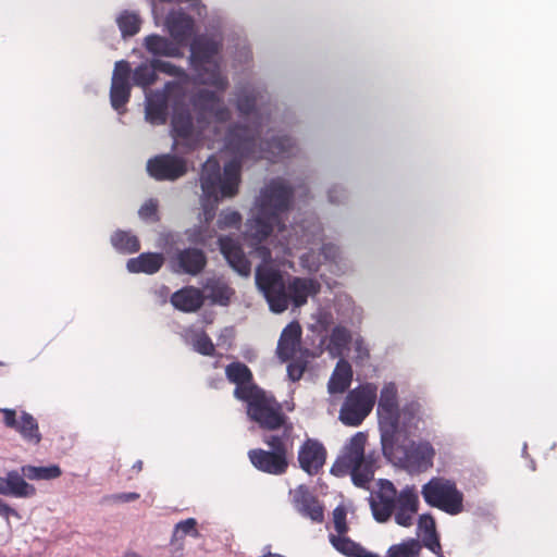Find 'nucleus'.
I'll return each instance as SVG.
<instances>
[{"mask_svg": "<svg viewBox=\"0 0 557 557\" xmlns=\"http://www.w3.org/2000/svg\"><path fill=\"white\" fill-rule=\"evenodd\" d=\"M131 97L129 84L112 83L110 90V101L113 109L119 113L124 111L125 104L128 102Z\"/></svg>", "mask_w": 557, "mask_h": 557, "instance_id": "nucleus-38", "label": "nucleus"}, {"mask_svg": "<svg viewBox=\"0 0 557 557\" xmlns=\"http://www.w3.org/2000/svg\"><path fill=\"white\" fill-rule=\"evenodd\" d=\"M139 498V494L129 492V493H120L113 494L110 496V500L114 503H129Z\"/></svg>", "mask_w": 557, "mask_h": 557, "instance_id": "nucleus-57", "label": "nucleus"}, {"mask_svg": "<svg viewBox=\"0 0 557 557\" xmlns=\"http://www.w3.org/2000/svg\"><path fill=\"white\" fill-rule=\"evenodd\" d=\"M11 515L18 517V512L0 498V516H3L8 519Z\"/></svg>", "mask_w": 557, "mask_h": 557, "instance_id": "nucleus-59", "label": "nucleus"}, {"mask_svg": "<svg viewBox=\"0 0 557 557\" xmlns=\"http://www.w3.org/2000/svg\"><path fill=\"white\" fill-rule=\"evenodd\" d=\"M330 543L332 546L341 554L346 557H354L356 552H358L361 546L359 543H356L350 537L345 535H335L330 534L329 536Z\"/></svg>", "mask_w": 557, "mask_h": 557, "instance_id": "nucleus-39", "label": "nucleus"}, {"mask_svg": "<svg viewBox=\"0 0 557 557\" xmlns=\"http://www.w3.org/2000/svg\"><path fill=\"white\" fill-rule=\"evenodd\" d=\"M171 556L172 557H183V552L185 548L184 541L178 540L176 543L171 541Z\"/></svg>", "mask_w": 557, "mask_h": 557, "instance_id": "nucleus-60", "label": "nucleus"}, {"mask_svg": "<svg viewBox=\"0 0 557 557\" xmlns=\"http://www.w3.org/2000/svg\"><path fill=\"white\" fill-rule=\"evenodd\" d=\"M177 2L188 3L190 10H193L198 16L207 14V8L201 0H176Z\"/></svg>", "mask_w": 557, "mask_h": 557, "instance_id": "nucleus-56", "label": "nucleus"}, {"mask_svg": "<svg viewBox=\"0 0 557 557\" xmlns=\"http://www.w3.org/2000/svg\"><path fill=\"white\" fill-rule=\"evenodd\" d=\"M171 125L175 138L189 139L193 136V117L185 103L174 108Z\"/></svg>", "mask_w": 557, "mask_h": 557, "instance_id": "nucleus-31", "label": "nucleus"}, {"mask_svg": "<svg viewBox=\"0 0 557 557\" xmlns=\"http://www.w3.org/2000/svg\"><path fill=\"white\" fill-rule=\"evenodd\" d=\"M187 239L191 244H205L203 227L195 226L186 231Z\"/></svg>", "mask_w": 557, "mask_h": 557, "instance_id": "nucleus-53", "label": "nucleus"}, {"mask_svg": "<svg viewBox=\"0 0 557 557\" xmlns=\"http://www.w3.org/2000/svg\"><path fill=\"white\" fill-rule=\"evenodd\" d=\"M5 493V478L0 476V494L4 495Z\"/></svg>", "mask_w": 557, "mask_h": 557, "instance_id": "nucleus-63", "label": "nucleus"}, {"mask_svg": "<svg viewBox=\"0 0 557 557\" xmlns=\"http://www.w3.org/2000/svg\"><path fill=\"white\" fill-rule=\"evenodd\" d=\"M377 398L375 383L366 382L350 389L339 410V420L348 426H358L371 413Z\"/></svg>", "mask_w": 557, "mask_h": 557, "instance_id": "nucleus-6", "label": "nucleus"}, {"mask_svg": "<svg viewBox=\"0 0 557 557\" xmlns=\"http://www.w3.org/2000/svg\"><path fill=\"white\" fill-rule=\"evenodd\" d=\"M354 557H380V556L367 550L363 546H360Z\"/></svg>", "mask_w": 557, "mask_h": 557, "instance_id": "nucleus-61", "label": "nucleus"}, {"mask_svg": "<svg viewBox=\"0 0 557 557\" xmlns=\"http://www.w3.org/2000/svg\"><path fill=\"white\" fill-rule=\"evenodd\" d=\"M164 263V257L158 252H143L136 258L128 259L126 268L131 273H157Z\"/></svg>", "mask_w": 557, "mask_h": 557, "instance_id": "nucleus-28", "label": "nucleus"}, {"mask_svg": "<svg viewBox=\"0 0 557 557\" xmlns=\"http://www.w3.org/2000/svg\"><path fill=\"white\" fill-rule=\"evenodd\" d=\"M186 535H190L193 537H198L200 535L197 530V520L195 518H188L175 524L172 534V542L176 543L178 540L184 541Z\"/></svg>", "mask_w": 557, "mask_h": 557, "instance_id": "nucleus-40", "label": "nucleus"}, {"mask_svg": "<svg viewBox=\"0 0 557 557\" xmlns=\"http://www.w3.org/2000/svg\"><path fill=\"white\" fill-rule=\"evenodd\" d=\"M294 502L297 510L304 516L310 518L313 522L321 523L324 520V507L319 499L300 486L296 490Z\"/></svg>", "mask_w": 557, "mask_h": 557, "instance_id": "nucleus-23", "label": "nucleus"}, {"mask_svg": "<svg viewBox=\"0 0 557 557\" xmlns=\"http://www.w3.org/2000/svg\"><path fill=\"white\" fill-rule=\"evenodd\" d=\"M248 458L257 470L271 475H282L288 469L287 457L280 453L255 448L248 451Z\"/></svg>", "mask_w": 557, "mask_h": 557, "instance_id": "nucleus-17", "label": "nucleus"}, {"mask_svg": "<svg viewBox=\"0 0 557 557\" xmlns=\"http://www.w3.org/2000/svg\"><path fill=\"white\" fill-rule=\"evenodd\" d=\"M147 171L157 181H175L187 172L186 161L174 154H161L150 159Z\"/></svg>", "mask_w": 557, "mask_h": 557, "instance_id": "nucleus-12", "label": "nucleus"}, {"mask_svg": "<svg viewBox=\"0 0 557 557\" xmlns=\"http://www.w3.org/2000/svg\"><path fill=\"white\" fill-rule=\"evenodd\" d=\"M421 495L429 506L450 516L463 511V494L453 480L444 476H433L422 485Z\"/></svg>", "mask_w": 557, "mask_h": 557, "instance_id": "nucleus-5", "label": "nucleus"}, {"mask_svg": "<svg viewBox=\"0 0 557 557\" xmlns=\"http://www.w3.org/2000/svg\"><path fill=\"white\" fill-rule=\"evenodd\" d=\"M203 288L207 292L205 297L220 306H227L235 294L234 289L222 278H209Z\"/></svg>", "mask_w": 557, "mask_h": 557, "instance_id": "nucleus-32", "label": "nucleus"}, {"mask_svg": "<svg viewBox=\"0 0 557 557\" xmlns=\"http://www.w3.org/2000/svg\"><path fill=\"white\" fill-rule=\"evenodd\" d=\"M242 223V215L235 210H223L218 219V226L221 230L238 227Z\"/></svg>", "mask_w": 557, "mask_h": 557, "instance_id": "nucleus-43", "label": "nucleus"}, {"mask_svg": "<svg viewBox=\"0 0 557 557\" xmlns=\"http://www.w3.org/2000/svg\"><path fill=\"white\" fill-rule=\"evenodd\" d=\"M321 253L325 260L336 261L339 257V248L332 243L323 244L321 247Z\"/></svg>", "mask_w": 557, "mask_h": 557, "instance_id": "nucleus-52", "label": "nucleus"}, {"mask_svg": "<svg viewBox=\"0 0 557 557\" xmlns=\"http://www.w3.org/2000/svg\"><path fill=\"white\" fill-rule=\"evenodd\" d=\"M395 505V522L404 528L411 527L420 505L417 487L406 485L400 492L396 491Z\"/></svg>", "mask_w": 557, "mask_h": 557, "instance_id": "nucleus-13", "label": "nucleus"}, {"mask_svg": "<svg viewBox=\"0 0 557 557\" xmlns=\"http://www.w3.org/2000/svg\"><path fill=\"white\" fill-rule=\"evenodd\" d=\"M418 527L423 531V533H429L436 530L435 520L431 515L420 516Z\"/></svg>", "mask_w": 557, "mask_h": 557, "instance_id": "nucleus-54", "label": "nucleus"}, {"mask_svg": "<svg viewBox=\"0 0 557 557\" xmlns=\"http://www.w3.org/2000/svg\"><path fill=\"white\" fill-rule=\"evenodd\" d=\"M194 348L203 356H213L215 347L211 338L206 333H201L195 338Z\"/></svg>", "mask_w": 557, "mask_h": 557, "instance_id": "nucleus-47", "label": "nucleus"}, {"mask_svg": "<svg viewBox=\"0 0 557 557\" xmlns=\"http://www.w3.org/2000/svg\"><path fill=\"white\" fill-rule=\"evenodd\" d=\"M123 557H143V556H140L139 554H137L135 552H127L124 554Z\"/></svg>", "mask_w": 557, "mask_h": 557, "instance_id": "nucleus-64", "label": "nucleus"}, {"mask_svg": "<svg viewBox=\"0 0 557 557\" xmlns=\"http://www.w3.org/2000/svg\"><path fill=\"white\" fill-rule=\"evenodd\" d=\"M293 232L296 236V240L294 243L290 238L289 243L295 247H306L317 244L322 238L323 227L317 218L310 216L305 219L301 223L294 225Z\"/></svg>", "mask_w": 557, "mask_h": 557, "instance_id": "nucleus-25", "label": "nucleus"}, {"mask_svg": "<svg viewBox=\"0 0 557 557\" xmlns=\"http://www.w3.org/2000/svg\"><path fill=\"white\" fill-rule=\"evenodd\" d=\"M355 350L357 352V358L364 360L369 358V350L363 342V339L359 338L355 342Z\"/></svg>", "mask_w": 557, "mask_h": 557, "instance_id": "nucleus-58", "label": "nucleus"}, {"mask_svg": "<svg viewBox=\"0 0 557 557\" xmlns=\"http://www.w3.org/2000/svg\"><path fill=\"white\" fill-rule=\"evenodd\" d=\"M306 370V364L301 361H293L287 366L288 377L293 381H299Z\"/></svg>", "mask_w": 557, "mask_h": 557, "instance_id": "nucleus-51", "label": "nucleus"}, {"mask_svg": "<svg viewBox=\"0 0 557 557\" xmlns=\"http://www.w3.org/2000/svg\"><path fill=\"white\" fill-rule=\"evenodd\" d=\"M423 405L419 399L407 400L396 412V423L394 428L386 425L381 433V445L384 456H394L395 442H397V433L401 430L410 433L418 430L423 421Z\"/></svg>", "mask_w": 557, "mask_h": 557, "instance_id": "nucleus-8", "label": "nucleus"}, {"mask_svg": "<svg viewBox=\"0 0 557 557\" xmlns=\"http://www.w3.org/2000/svg\"><path fill=\"white\" fill-rule=\"evenodd\" d=\"M366 442L364 433H356L333 463L331 473L339 478L350 474L356 486L368 487L374 476L376 458L373 454H364Z\"/></svg>", "mask_w": 557, "mask_h": 557, "instance_id": "nucleus-3", "label": "nucleus"}, {"mask_svg": "<svg viewBox=\"0 0 557 557\" xmlns=\"http://www.w3.org/2000/svg\"><path fill=\"white\" fill-rule=\"evenodd\" d=\"M191 104L199 114L198 121L202 122L207 116L214 119L216 122L223 123L231 119L230 110L224 106L216 92L200 89L191 98Z\"/></svg>", "mask_w": 557, "mask_h": 557, "instance_id": "nucleus-11", "label": "nucleus"}, {"mask_svg": "<svg viewBox=\"0 0 557 557\" xmlns=\"http://www.w3.org/2000/svg\"><path fill=\"white\" fill-rule=\"evenodd\" d=\"M351 341L350 332L344 326H335L330 336V345L337 351L342 352Z\"/></svg>", "mask_w": 557, "mask_h": 557, "instance_id": "nucleus-41", "label": "nucleus"}, {"mask_svg": "<svg viewBox=\"0 0 557 557\" xmlns=\"http://www.w3.org/2000/svg\"><path fill=\"white\" fill-rule=\"evenodd\" d=\"M158 78L154 59L149 63H141L132 73V81L135 86L148 88L156 83Z\"/></svg>", "mask_w": 557, "mask_h": 557, "instance_id": "nucleus-35", "label": "nucleus"}, {"mask_svg": "<svg viewBox=\"0 0 557 557\" xmlns=\"http://www.w3.org/2000/svg\"><path fill=\"white\" fill-rule=\"evenodd\" d=\"M159 203L157 199H148L139 209L138 214L140 219L149 222H159L160 216L158 212Z\"/></svg>", "mask_w": 557, "mask_h": 557, "instance_id": "nucleus-42", "label": "nucleus"}, {"mask_svg": "<svg viewBox=\"0 0 557 557\" xmlns=\"http://www.w3.org/2000/svg\"><path fill=\"white\" fill-rule=\"evenodd\" d=\"M112 246L122 253H135L140 249L136 235L127 231H117L111 236Z\"/></svg>", "mask_w": 557, "mask_h": 557, "instance_id": "nucleus-33", "label": "nucleus"}, {"mask_svg": "<svg viewBox=\"0 0 557 557\" xmlns=\"http://www.w3.org/2000/svg\"><path fill=\"white\" fill-rule=\"evenodd\" d=\"M133 469L136 470V472H140L143 470V461L141 460H137L134 465H133Z\"/></svg>", "mask_w": 557, "mask_h": 557, "instance_id": "nucleus-62", "label": "nucleus"}, {"mask_svg": "<svg viewBox=\"0 0 557 557\" xmlns=\"http://www.w3.org/2000/svg\"><path fill=\"white\" fill-rule=\"evenodd\" d=\"M123 37H132L140 30L141 18L135 12L124 11L116 18Z\"/></svg>", "mask_w": 557, "mask_h": 557, "instance_id": "nucleus-36", "label": "nucleus"}, {"mask_svg": "<svg viewBox=\"0 0 557 557\" xmlns=\"http://www.w3.org/2000/svg\"><path fill=\"white\" fill-rule=\"evenodd\" d=\"M131 66L127 61H119L115 63V67L112 75V83L129 84Z\"/></svg>", "mask_w": 557, "mask_h": 557, "instance_id": "nucleus-48", "label": "nucleus"}, {"mask_svg": "<svg viewBox=\"0 0 557 557\" xmlns=\"http://www.w3.org/2000/svg\"><path fill=\"white\" fill-rule=\"evenodd\" d=\"M394 454V456L385 457L396 460L410 473H421L432 468L435 449L428 441H411L404 447H399L395 442Z\"/></svg>", "mask_w": 557, "mask_h": 557, "instance_id": "nucleus-9", "label": "nucleus"}, {"mask_svg": "<svg viewBox=\"0 0 557 557\" xmlns=\"http://www.w3.org/2000/svg\"><path fill=\"white\" fill-rule=\"evenodd\" d=\"M25 476L16 470L9 471L5 476L7 496L28 498L36 495L37 490L33 484L25 481Z\"/></svg>", "mask_w": 557, "mask_h": 557, "instance_id": "nucleus-30", "label": "nucleus"}, {"mask_svg": "<svg viewBox=\"0 0 557 557\" xmlns=\"http://www.w3.org/2000/svg\"><path fill=\"white\" fill-rule=\"evenodd\" d=\"M205 294L195 286H185L171 296L172 305L183 312H196L205 304Z\"/></svg>", "mask_w": 557, "mask_h": 557, "instance_id": "nucleus-26", "label": "nucleus"}, {"mask_svg": "<svg viewBox=\"0 0 557 557\" xmlns=\"http://www.w3.org/2000/svg\"><path fill=\"white\" fill-rule=\"evenodd\" d=\"M421 548L419 540L409 539L400 544L392 545L387 550V557H419Z\"/></svg>", "mask_w": 557, "mask_h": 557, "instance_id": "nucleus-37", "label": "nucleus"}, {"mask_svg": "<svg viewBox=\"0 0 557 557\" xmlns=\"http://www.w3.org/2000/svg\"><path fill=\"white\" fill-rule=\"evenodd\" d=\"M399 408L397 385L394 382L384 383L380 392L376 408L381 433L386 425L394 428L396 423V412Z\"/></svg>", "mask_w": 557, "mask_h": 557, "instance_id": "nucleus-16", "label": "nucleus"}, {"mask_svg": "<svg viewBox=\"0 0 557 557\" xmlns=\"http://www.w3.org/2000/svg\"><path fill=\"white\" fill-rule=\"evenodd\" d=\"M219 246L222 255L234 271L243 276L250 274L251 263L235 239L230 236H222L219 238Z\"/></svg>", "mask_w": 557, "mask_h": 557, "instance_id": "nucleus-21", "label": "nucleus"}, {"mask_svg": "<svg viewBox=\"0 0 557 557\" xmlns=\"http://www.w3.org/2000/svg\"><path fill=\"white\" fill-rule=\"evenodd\" d=\"M222 46L221 39L209 35L198 36L190 45V61L195 69L199 71L201 83L221 91L227 88L228 81L222 75L219 64L214 63L212 69L203 67L200 70V67L212 63L213 59L220 53Z\"/></svg>", "mask_w": 557, "mask_h": 557, "instance_id": "nucleus-4", "label": "nucleus"}, {"mask_svg": "<svg viewBox=\"0 0 557 557\" xmlns=\"http://www.w3.org/2000/svg\"><path fill=\"white\" fill-rule=\"evenodd\" d=\"M424 547L430 549L432 553L436 555V557H440L443 555L442 553V546L440 543L438 534L435 531H431L429 533H423L422 535V544Z\"/></svg>", "mask_w": 557, "mask_h": 557, "instance_id": "nucleus-49", "label": "nucleus"}, {"mask_svg": "<svg viewBox=\"0 0 557 557\" xmlns=\"http://www.w3.org/2000/svg\"><path fill=\"white\" fill-rule=\"evenodd\" d=\"M260 129L243 125L232 126L225 136V148L234 158L225 163L223 173L215 157L203 163L200 172L202 195L200 203L203 221L209 224L215 216L220 200L238 194L243 159H283L294 154L295 144L288 136H275L271 140L260 139Z\"/></svg>", "mask_w": 557, "mask_h": 557, "instance_id": "nucleus-2", "label": "nucleus"}, {"mask_svg": "<svg viewBox=\"0 0 557 557\" xmlns=\"http://www.w3.org/2000/svg\"><path fill=\"white\" fill-rule=\"evenodd\" d=\"M396 487L388 480H381L380 490L371 496L370 506L373 518L380 522H387L395 510Z\"/></svg>", "mask_w": 557, "mask_h": 557, "instance_id": "nucleus-15", "label": "nucleus"}, {"mask_svg": "<svg viewBox=\"0 0 557 557\" xmlns=\"http://www.w3.org/2000/svg\"><path fill=\"white\" fill-rule=\"evenodd\" d=\"M186 91L177 82H169L162 91H157L147 98L146 117L153 124H164L168 120V107L184 104Z\"/></svg>", "mask_w": 557, "mask_h": 557, "instance_id": "nucleus-10", "label": "nucleus"}, {"mask_svg": "<svg viewBox=\"0 0 557 557\" xmlns=\"http://www.w3.org/2000/svg\"><path fill=\"white\" fill-rule=\"evenodd\" d=\"M294 198L292 186L283 178H274L261 190L256 203V211L246 223L245 236L263 260L256 269V284L267 299L271 311L282 313L289 302L295 307L304 306L309 296L320 292L321 285L317 280L293 277L286 285L280 270L267 264L271 260V251L261 243L276 228L285 230L283 215L289 210Z\"/></svg>", "mask_w": 557, "mask_h": 557, "instance_id": "nucleus-1", "label": "nucleus"}, {"mask_svg": "<svg viewBox=\"0 0 557 557\" xmlns=\"http://www.w3.org/2000/svg\"><path fill=\"white\" fill-rule=\"evenodd\" d=\"M332 515H333L334 529L337 532V535L347 534V532L349 531V528H348V524L346 521L347 512H346L345 507L337 506L333 510Z\"/></svg>", "mask_w": 557, "mask_h": 557, "instance_id": "nucleus-45", "label": "nucleus"}, {"mask_svg": "<svg viewBox=\"0 0 557 557\" xmlns=\"http://www.w3.org/2000/svg\"><path fill=\"white\" fill-rule=\"evenodd\" d=\"M352 369L350 363L345 359H339L329 380L327 391L330 394H342L351 384Z\"/></svg>", "mask_w": 557, "mask_h": 557, "instance_id": "nucleus-29", "label": "nucleus"}, {"mask_svg": "<svg viewBox=\"0 0 557 557\" xmlns=\"http://www.w3.org/2000/svg\"><path fill=\"white\" fill-rule=\"evenodd\" d=\"M256 96L250 92L240 94L237 97V110L242 115H249L256 108Z\"/></svg>", "mask_w": 557, "mask_h": 557, "instance_id": "nucleus-46", "label": "nucleus"}, {"mask_svg": "<svg viewBox=\"0 0 557 557\" xmlns=\"http://www.w3.org/2000/svg\"><path fill=\"white\" fill-rule=\"evenodd\" d=\"M22 474L28 480H54L62 475V470L58 465L47 467H36L26 465L21 468Z\"/></svg>", "mask_w": 557, "mask_h": 557, "instance_id": "nucleus-34", "label": "nucleus"}, {"mask_svg": "<svg viewBox=\"0 0 557 557\" xmlns=\"http://www.w3.org/2000/svg\"><path fill=\"white\" fill-rule=\"evenodd\" d=\"M0 412L3 414L4 425L18 432L26 442L34 445L41 442L42 436L39 432L38 422L30 413L22 411L20 419H17L14 409L3 408L0 409Z\"/></svg>", "mask_w": 557, "mask_h": 557, "instance_id": "nucleus-14", "label": "nucleus"}, {"mask_svg": "<svg viewBox=\"0 0 557 557\" xmlns=\"http://www.w3.org/2000/svg\"><path fill=\"white\" fill-rule=\"evenodd\" d=\"M326 449L315 440H307L298 450L299 467L310 475L317 474L325 463Z\"/></svg>", "mask_w": 557, "mask_h": 557, "instance_id": "nucleus-19", "label": "nucleus"}, {"mask_svg": "<svg viewBox=\"0 0 557 557\" xmlns=\"http://www.w3.org/2000/svg\"><path fill=\"white\" fill-rule=\"evenodd\" d=\"M226 379L236 385L234 389V397L244 400L251 393L259 388L253 382L251 370L243 362L234 361L225 368Z\"/></svg>", "mask_w": 557, "mask_h": 557, "instance_id": "nucleus-18", "label": "nucleus"}, {"mask_svg": "<svg viewBox=\"0 0 557 557\" xmlns=\"http://www.w3.org/2000/svg\"><path fill=\"white\" fill-rule=\"evenodd\" d=\"M263 442L271 448V451L280 453L287 457V446L282 436L267 435L263 437Z\"/></svg>", "mask_w": 557, "mask_h": 557, "instance_id": "nucleus-50", "label": "nucleus"}, {"mask_svg": "<svg viewBox=\"0 0 557 557\" xmlns=\"http://www.w3.org/2000/svg\"><path fill=\"white\" fill-rule=\"evenodd\" d=\"M164 24L171 38L182 46L187 44L195 30L194 18L182 9L170 11Z\"/></svg>", "mask_w": 557, "mask_h": 557, "instance_id": "nucleus-20", "label": "nucleus"}, {"mask_svg": "<svg viewBox=\"0 0 557 557\" xmlns=\"http://www.w3.org/2000/svg\"><path fill=\"white\" fill-rule=\"evenodd\" d=\"M145 49L154 57L182 58V45L174 39L158 34H151L144 39Z\"/></svg>", "mask_w": 557, "mask_h": 557, "instance_id": "nucleus-24", "label": "nucleus"}, {"mask_svg": "<svg viewBox=\"0 0 557 557\" xmlns=\"http://www.w3.org/2000/svg\"><path fill=\"white\" fill-rule=\"evenodd\" d=\"M329 200L331 203H341L346 198V191L339 186H333L327 193Z\"/></svg>", "mask_w": 557, "mask_h": 557, "instance_id": "nucleus-55", "label": "nucleus"}, {"mask_svg": "<svg viewBox=\"0 0 557 557\" xmlns=\"http://www.w3.org/2000/svg\"><path fill=\"white\" fill-rule=\"evenodd\" d=\"M154 67L157 72L164 73L170 76L178 77V78H187V74L185 70L181 66H177L171 62L162 61L160 59H154Z\"/></svg>", "mask_w": 557, "mask_h": 557, "instance_id": "nucleus-44", "label": "nucleus"}, {"mask_svg": "<svg viewBox=\"0 0 557 557\" xmlns=\"http://www.w3.org/2000/svg\"><path fill=\"white\" fill-rule=\"evenodd\" d=\"M243 401L247 404V416L249 419L261 429L274 431L283 426L286 421L282 405L261 387Z\"/></svg>", "mask_w": 557, "mask_h": 557, "instance_id": "nucleus-7", "label": "nucleus"}, {"mask_svg": "<svg viewBox=\"0 0 557 557\" xmlns=\"http://www.w3.org/2000/svg\"><path fill=\"white\" fill-rule=\"evenodd\" d=\"M176 261L183 273L197 275L207 264V257L201 249L185 248L176 255Z\"/></svg>", "mask_w": 557, "mask_h": 557, "instance_id": "nucleus-27", "label": "nucleus"}, {"mask_svg": "<svg viewBox=\"0 0 557 557\" xmlns=\"http://www.w3.org/2000/svg\"><path fill=\"white\" fill-rule=\"evenodd\" d=\"M302 330L297 321L288 323L282 331L276 354L282 361H288L294 358L301 343Z\"/></svg>", "mask_w": 557, "mask_h": 557, "instance_id": "nucleus-22", "label": "nucleus"}]
</instances>
